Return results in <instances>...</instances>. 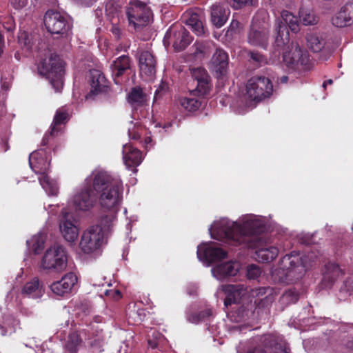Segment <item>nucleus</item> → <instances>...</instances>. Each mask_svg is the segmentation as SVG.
<instances>
[{
    "label": "nucleus",
    "instance_id": "obj_1",
    "mask_svg": "<svg viewBox=\"0 0 353 353\" xmlns=\"http://www.w3.org/2000/svg\"><path fill=\"white\" fill-rule=\"evenodd\" d=\"M264 228V219L246 214L241 218L239 222L221 219L215 221L209 230L212 238L236 245L248 243L250 239L256 240V237L252 236L263 232Z\"/></svg>",
    "mask_w": 353,
    "mask_h": 353
},
{
    "label": "nucleus",
    "instance_id": "obj_2",
    "mask_svg": "<svg viewBox=\"0 0 353 353\" xmlns=\"http://www.w3.org/2000/svg\"><path fill=\"white\" fill-rule=\"evenodd\" d=\"M92 187L103 210H119L123 199V187L120 179L103 170L91 174Z\"/></svg>",
    "mask_w": 353,
    "mask_h": 353
},
{
    "label": "nucleus",
    "instance_id": "obj_3",
    "mask_svg": "<svg viewBox=\"0 0 353 353\" xmlns=\"http://www.w3.org/2000/svg\"><path fill=\"white\" fill-rule=\"evenodd\" d=\"M307 259L296 252L285 255L272 272L274 281L288 283L301 279L307 268Z\"/></svg>",
    "mask_w": 353,
    "mask_h": 353
},
{
    "label": "nucleus",
    "instance_id": "obj_4",
    "mask_svg": "<svg viewBox=\"0 0 353 353\" xmlns=\"http://www.w3.org/2000/svg\"><path fill=\"white\" fill-rule=\"evenodd\" d=\"M29 164L32 170L39 174V181L43 190L49 195H56L58 192V185L54 179L47 175L49 161L43 150L34 151L29 156Z\"/></svg>",
    "mask_w": 353,
    "mask_h": 353
},
{
    "label": "nucleus",
    "instance_id": "obj_5",
    "mask_svg": "<svg viewBox=\"0 0 353 353\" xmlns=\"http://www.w3.org/2000/svg\"><path fill=\"white\" fill-rule=\"evenodd\" d=\"M112 77L115 84L130 88H141L133 86L135 74L131 70V60L128 55H121L116 58L110 65Z\"/></svg>",
    "mask_w": 353,
    "mask_h": 353
},
{
    "label": "nucleus",
    "instance_id": "obj_6",
    "mask_svg": "<svg viewBox=\"0 0 353 353\" xmlns=\"http://www.w3.org/2000/svg\"><path fill=\"white\" fill-rule=\"evenodd\" d=\"M68 256L65 248L61 245L49 248L42 256L39 268L47 272H61L67 267Z\"/></svg>",
    "mask_w": 353,
    "mask_h": 353
},
{
    "label": "nucleus",
    "instance_id": "obj_7",
    "mask_svg": "<svg viewBox=\"0 0 353 353\" xmlns=\"http://www.w3.org/2000/svg\"><path fill=\"white\" fill-rule=\"evenodd\" d=\"M38 71L50 81L52 88H63L64 66L59 58L51 57L42 60L38 65Z\"/></svg>",
    "mask_w": 353,
    "mask_h": 353
},
{
    "label": "nucleus",
    "instance_id": "obj_8",
    "mask_svg": "<svg viewBox=\"0 0 353 353\" xmlns=\"http://www.w3.org/2000/svg\"><path fill=\"white\" fill-rule=\"evenodd\" d=\"M97 201V196L92 187L90 174L85 179L82 186L74 194L72 203L75 210L87 212L95 206Z\"/></svg>",
    "mask_w": 353,
    "mask_h": 353
},
{
    "label": "nucleus",
    "instance_id": "obj_9",
    "mask_svg": "<svg viewBox=\"0 0 353 353\" xmlns=\"http://www.w3.org/2000/svg\"><path fill=\"white\" fill-rule=\"evenodd\" d=\"M270 24L264 18L254 16L247 35L248 43L252 46L265 49L268 46Z\"/></svg>",
    "mask_w": 353,
    "mask_h": 353
},
{
    "label": "nucleus",
    "instance_id": "obj_10",
    "mask_svg": "<svg viewBox=\"0 0 353 353\" xmlns=\"http://www.w3.org/2000/svg\"><path fill=\"white\" fill-rule=\"evenodd\" d=\"M47 30L57 37H66L71 31L72 24L65 15L58 11L48 10L44 16Z\"/></svg>",
    "mask_w": 353,
    "mask_h": 353
},
{
    "label": "nucleus",
    "instance_id": "obj_11",
    "mask_svg": "<svg viewBox=\"0 0 353 353\" xmlns=\"http://www.w3.org/2000/svg\"><path fill=\"white\" fill-rule=\"evenodd\" d=\"M126 14L130 26H132L136 30L148 26L152 16L147 5L138 0L130 2L126 8Z\"/></svg>",
    "mask_w": 353,
    "mask_h": 353
},
{
    "label": "nucleus",
    "instance_id": "obj_12",
    "mask_svg": "<svg viewBox=\"0 0 353 353\" xmlns=\"http://www.w3.org/2000/svg\"><path fill=\"white\" fill-rule=\"evenodd\" d=\"M192 37L189 32L180 23L172 25L166 32L163 42L172 43L176 52L185 50L192 42Z\"/></svg>",
    "mask_w": 353,
    "mask_h": 353
},
{
    "label": "nucleus",
    "instance_id": "obj_13",
    "mask_svg": "<svg viewBox=\"0 0 353 353\" xmlns=\"http://www.w3.org/2000/svg\"><path fill=\"white\" fill-rule=\"evenodd\" d=\"M104 236L99 227H91L85 231L79 243L81 250L91 253L98 250L103 243Z\"/></svg>",
    "mask_w": 353,
    "mask_h": 353
},
{
    "label": "nucleus",
    "instance_id": "obj_14",
    "mask_svg": "<svg viewBox=\"0 0 353 353\" xmlns=\"http://www.w3.org/2000/svg\"><path fill=\"white\" fill-rule=\"evenodd\" d=\"M226 256L227 252L214 243H202L197 248L198 259L207 262L208 265L223 259Z\"/></svg>",
    "mask_w": 353,
    "mask_h": 353
},
{
    "label": "nucleus",
    "instance_id": "obj_15",
    "mask_svg": "<svg viewBox=\"0 0 353 353\" xmlns=\"http://www.w3.org/2000/svg\"><path fill=\"white\" fill-rule=\"evenodd\" d=\"M262 346H258L249 353H289L281 339L274 334H265L261 337Z\"/></svg>",
    "mask_w": 353,
    "mask_h": 353
},
{
    "label": "nucleus",
    "instance_id": "obj_16",
    "mask_svg": "<svg viewBox=\"0 0 353 353\" xmlns=\"http://www.w3.org/2000/svg\"><path fill=\"white\" fill-rule=\"evenodd\" d=\"M307 47L314 52H321L320 59L327 61L332 54L333 50L322 35L310 34L307 35Z\"/></svg>",
    "mask_w": 353,
    "mask_h": 353
},
{
    "label": "nucleus",
    "instance_id": "obj_17",
    "mask_svg": "<svg viewBox=\"0 0 353 353\" xmlns=\"http://www.w3.org/2000/svg\"><path fill=\"white\" fill-rule=\"evenodd\" d=\"M140 75L146 81L153 79L156 73V60L150 51H143L139 57Z\"/></svg>",
    "mask_w": 353,
    "mask_h": 353
},
{
    "label": "nucleus",
    "instance_id": "obj_18",
    "mask_svg": "<svg viewBox=\"0 0 353 353\" xmlns=\"http://www.w3.org/2000/svg\"><path fill=\"white\" fill-rule=\"evenodd\" d=\"M222 290L226 294L224 301L225 307L232 303H239L243 299L246 298L248 294V288L241 284L223 285Z\"/></svg>",
    "mask_w": 353,
    "mask_h": 353
},
{
    "label": "nucleus",
    "instance_id": "obj_19",
    "mask_svg": "<svg viewBox=\"0 0 353 353\" xmlns=\"http://www.w3.org/2000/svg\"><path fill=\"white\" fill-rule=\"evenodd\" d=\"M62 216L59 223L60 232L66 241L73 243L79 236V229L68 212L63 211Z\"/></svg>",
    "mask_w": 353,
    "mask_h": 353
},
{
    "label": "nucleus",
    "instance_id": "obj_20",
    "mask_svg": "<svg viewBox=\"0 0 353 353\" xmlns=\"http://www.w3.org/2000/svg\"><path fill=\"white\" fill-rule=\"evenodd\" d=\"M182 20L197 36L204 34L205 30L203 24V15L200 10H187L183 13Z\"/></svg>",
    "mask_w": 353,
    "mask_h": 353
},
{
    "label": "nucleus",
    "instance_id": "obj_21",
    "mask_svg": "<svg viewBox=\"0 0 353 353\" xmlns=\"http://www.w3.org/2000/svg\"><path fill=\"white\" fill-rule=\"evenodd\" d=\"M332 24L339 28L350 26L353 24V2H347L332 17Z\"/></svg>",
    "mask_w": 353,
    "mask_h": 353
},
{
    "label": "nucleus",
    "instance_id": "obj_22",
    "mask_svg": "<svg viewBox=\"0 0 353 353\" xmlns=\"http://www.w3.org/2000/svg\"><path fill=\"white\" fill-rule=\"evenodd\" d=\"M283 61L287 66L292 69H299V65L305 70H309L311 68L310 59L306 54L302 53L300 50L291 52H285L283 55Z\"/></svg>",
    "mask_w": 353,
    "mask_h": 353
},
{
    "label": "nucleus",
    "instance_id": "obj_23",
    "mask_svg": "<svg viewBox=\"0 0 353 353\" xmlns=\"http://www.w3.org/2000/svg\"><path fill=\"white\" fill-rule=\"evenodd\" d=\"M77 282V276L72 272H69L65 274L60 281L52 283L50 290L57 295L63 296L71 291Z\"/></svg>",
    "mask_w": 353,
    "mask_h": 353
},
{
    "label": "nucleus",
    "instance_id": "obj_24",
    "mask_svg": "<svg viewBox=\"0 0 353 353\" xmlns=\"http://www.w3.org/2000/svg\"><path fill=\"white\" fill-rule=\"evenodd\" d=\"M255 259L263 263L272 261L279 254V249L274 245L259 241L254 246Z\"/></svg>",
    "mask_w": 353,
    "mask_h": 353
},
{
    "label": "nucleus",
    "instance_id": "obj_25",
    "mask_svg": "<svg viewBox=\"0 0 353 353\" xmlns=\"http://www.w3.org/2000/svg\"><path fill=\"white\" fill-rule=\"evenodd\" d=\"M207 94V90H190L188 94L180 99V104L188 111H194L201 105V99Z\"/></svg>",
    "mask_w": 353,
    "mask_h": 353
},
{
    "label": "nucleus",
    "instance_id": "obj_26",
    "mask_svg": "<svg viewBox=\"0 0 353 353\" xmlns=\"http://www.w3.org/2000/svg\"><path fill=\"white\" fill-rule=\"evenodd\" d=\"M240 270V264L236 261H230L219 264L212 269L213 276L218 280L235 276Z\"/></svg>",
    "mask_w": 353,
    "mask_h": 353
},
{
    "label": "nucleus",
    "instance_id": "obj_27",
    "mask_svg": "<svg viewBox=\"0 0 353 353\" xmlns=\"http://www.w3.org/2000/svg\"><path fill=\"white\" fill-rule=\"evenodd\" d=\"M230 10L225 8L222 4L215 3L210 8V20L212 23L217 28H220L226 23Z\"/></svg>",
    "mask_w": 353,
    "mask_h": 353
},
{
    "label": "nucleus",
    "instance_id": "obj_28",
    "mask_svg": "<svg viewBox=\"0 0 353 353\" xmlns=\"http://www.w3.org/2000/svg\"><path fill=\"white\" fill-rule=\"evenodd\" d=\"M212 63L216 73L219 76L224 75L228 66V54L223 49L217 48L212 58Z\"/></svg>",
    "mask_w": 353,
    "mask_h": 353
},
{
    "label": "nucleus",
    "instance_id": "obj_29",
    "mask_svg": "<svg viewBox=\"0 0 353 353\" xmlns=\"http://www.w3.org/2000/svg\"><path fill=\"white\" fill-rule=\"evenodd\" d=\"M273 90H241L242 95V101L248 105H251L252 102H259L263 99L270 97L272 94Z\"/></svg>",
    "mask_w": 353,
    "mask_h": 353
},
{
    "label": "nucleus",
    "instance_id": "obj_30",
    "mask_svg": "<svg viewBox=\"0 0 353 353\" xmlns=\"http://www.w3.org/2000/svg\"><path fill=\"white\" fill-rule=\"evenodd\" d=\"M123 159L127 167L137 166L142 161L141 152L131 145L125 144L123 146Z\"/></svg>",
    "mask_w": 353,
    "mask_h": 353
},
{
    "label": "nucleus",
    "instance_id": "obj_31",
    "mask_svg": "<svg viewBox=\"0 0 353 353\" xmlns=\"http://www.w3.org/2000/svg\"><path fill=\"white\" fill-rule=\"evenodd\" d=\"M21 293L28 298L39 299L43 295L44 289L39 279L34 277L23 285Z\"/></svg>",
    "mask_w": 353,
    "mask_h": 353
},
{
    "label": "nucleus",
    "instance_id": "obj_32",
    "mask_svg": "<svg viewBox=\"0 0 353 353\" xmlns=\"http://www.w3.org/2000/svg\"><path fill=\"white\" fill-rule=\"evenodd\" d=\"M85 332L81 331H72L69 333L65 341L64 347L70 353H76L85 339Z\"/></svg>",
    "mask_w": 353,
    "mask_h": 353
},
{
    "label": "nucleus",
    "instance_id": "obj_33",
    "mask_svg": "<svg viewBox=\"0 0 353 353\" xmlns=\"http://www.w3.org/2000/svg\"><path fill=\"white\" fill-rule=\"evenodd\" d=\"M86 78L91 88H109V81L99 70H90Z\"/></svg>",
    "mask_w": 353,
    "mask_h": 353
},
{
    "label": "nucleus",
    "instance_id": "obj_34",
    "mask_svg": "<svg viewBox=\"0 0 353 353\" xmlns=\"http://www.w3.org/2000/svg\"><path fill=\"white\" fill-rule=\"evenodd\" d=\"M341 274V270L338 265L332 263L325 265L322 279L324 287H330Z\"/></svg>",
    "mask_w": 353,
    "mask_h": 353
},
{
    "label": "nucleus",
    "instance_id": "obj_35",
    "mask_svg": "<svg viewBox=\"0 0 353 353\" xmlns=\"http://www.w3.org/2000/svg\"><path fill=\"white\" fill-rule=\"evenodd\" d=\"M108 212V214L102 215L99 221V224L95 227H99L101 230V233L103 235L111 230L114 222L117 220V214L119 210H103Z\"/></svg>",
    "mask_w": 353,
    "mask_h": 353
},
{
    "label": "nucleus",
    "instance_id": "obj_36",
    "mask_svg": "<svg viewBox=\"0 0 353 353\" xmlns=\"http://www.w3.org/2000/svg\"><path fill=\"white\" fill-rule=\"evenodd\" d=\"M192 78L197 81L196 88H210V77L203 68H194L191 71Z\"/></svg>",
    "mask_w": 353,
    "mask_h": 353
},
{
    "label": "nucleus",
    "instance_id": "obj_37",
    "mask_svg": "<svg viewBox=\"0 0 353 353\" xmlns=\"http://www.w3.org/2000/svg\"><path fill=\"white\" fill-rule=\"evenodd\" d=\"M275 30L276 32L275 45L278 48H282L288 44L290 41L288 28L285 24L276 23Z\"/></svg>",
    "mask_w": 353,
    "mask_h": 353
},
{
    "label": "nucleus",
    "instance_id": "obj_38",
    "mask_svg": "<svg viewBox=\"0 0 353 353\" xmlns=\"http://www.w3.org/2000/svg\"><path fill=\"white\" fill-rule=\"evenodd\" d=\"M245 88H273V85L269 78L259 75L250 78Z\"/></svg>",
    "mask_w": 353,
    "mask_h": 353
},
{
    "label": "nucleus",
    "instance_id": "obj_39",
    "mask_svg": "<svg viewBox=\"0 0 353 353\" xmlns=\"http://www.w3.org/2000/svg\"><path fill=\"white\" fill-rule=\"evenodd\" d=\"M19 325V321L12 315H7L0 325L2 335H10L14 333Z\"/></svg>",
    "mask_w": 353,
    "mask_h": 353
},
{
    "label": "nucleus",
    "instance_id": "obj_40",
    "mask_svg": "<svg viewBox=\"0 0 353 353\" xmlns=\"http://www.w3.org/2000/svg\"><path fill=\"white\" fill-rule=\"evenodd\" d=\"M282 21H279L277 23H281L285 24L286 27L290 28L292 32H296L299 31V24L297 22V18L293 15L291 12L288 10H283L281 12Z\"/></svg>",
    "mask_w": 353,
    "mask_h": 353
},
{
    "label": "nucleus",
    "instance_id": "obj_41",
    "mask_svg": "<svg viewBox=\"0 0 353 353\" xmlns=\"http://www.w3.org/2000/svg\"><path fill=\"white\" fill-rule=\"evenodd\" d=\"M127 99L133 106L141 105L147 101V95L143 92V90H132Z\"/></svg>",
    "mask_w": 353,
    "mask_h": 353
},
{
    "label": "nucleus",
    "instance_id": "obj_42",
    "mask_svg": "<svg viewBox=\"0 0 353 353\" xmlns=\"http://www.w3.org/2000/svg\"><path fill=\"white\" fill-rule=\"evenodd\" d=\"M299 19L305 26L313 25L316 23V18L312 11L301 8L299 12Z\"/></svg>",
    "mask_w": 353,
    "mask_h": 353
},
{
    "label": "nucleus",
    "instance_id": "obj_43",
    "mask_svg": "<svg viewBox=\"0 0 353 353\" xmlns=\"http://www.w3.org/2000/svg\"><path fill=\"white\" fill-rule=\"evenodd\" d=\"M67 114L65 112L58 110L54 117L53 122L50 127V134L54 136L55 134L59 130L57 125L63 123L67 119Z\"/></svg>",
    "mask_w": 353,
    "mask_h": 353
},
{
    "label": "nucleus",
    "instance_id": "obj_44",
    "mask_svg": "<svg viewBox=\"0 0 353 353\" xmlns=\"http://www.w3.org/2000/svg\"><path fill=\"white\" fill-rule=\"evenodd\" d=\"M27 243L32 246L34 252L38 253L41 250L44 245V236L42 234L34 236Z\"/></svg>",
    "mask_w": 353,
    "mask_h": 353
},
{
    "label": "nucleus",
    "instance_id": "obj_45",
    "mask_svg": "<svg viewBox=\"0 0 353 353\" xmlns=\"http://www.w3.org/2000/svg\"><path fill=\"white\" fill-rule=\"evenodd\" d=\"M19 44L27 50H30L33 45L32 35L26 31L21 32L18 36Z\"/></svg>",
    "mask_w": 353,
    "mask_h": 353
},
{
    "label": "nucleus",
    "instance_id": "obj_46",
    "mask_svg": "<svg viewBox=\"0 0 353 353\" xmlns=\"http://www.w3.org/2000/svg\"><path fill=\"white\" fill-rule=\"evenodd\" d=\"M299 299V293L294 290L286 291L281 296V301L283 303H294Z\"/></svg>",
    "mask_w": 353,
    "mask_h": 353
},
{
    "label": "nucleus",
    "instance_id": "obj_47",
    "mask_svg": "<svg viewBox=\"0 0 353 353\" xmlns=\"http://www.w3.org/2000/svg\"><path fill=\"white\" fill-rule=\"evenodd\" d=\"M256 0H232V6L234 9H241L244 7L255 6Z\"/></svg>",
    "mask_w": 353,
    "mask_h": 353
},
{
    "label": "nucleus",
    "instance_id": "obj_48",
    "mask_svg": "<svg viewBox=\"0 0 353 353\" xmlns=\"http://www.w3.org/2000/svg\"><path fill=\"white\" fill-rule=\"evenodd\" d=\"M261 274V270L259 265L252 264L247 268V276L249 279H256Z\"/></svg>",
    "mask_w": 353,
    "mask_h": 353
},
{
    "label": "nucleus",
    "instance_id": "obj_49",
    "mask_svg": "<svg viewBox=\"0 0 353 353\" xmlns=\"http://www.w3.org/2000/svg\"><path fill=\"white\" fill-rule=\"evenodd\" d=\"M120 7L115 6L112 2H108L105 5V12L108 15L112 16V18L119 17Z\"/></svg>",
    "mask_w": 353,
    "mask_h": 353
},
{
    "label": "nucleus",
    "instance_id": "obj_50",
    "mask_svg": "<svg viewBox=\"0 0 353 353\" xmlns=\"http://www.w3.org/2000/svg\"><path fill=\"white\" fill-rule=\"evenodd\" d=\"M144 131L145 130L142 127L134 125L128 130L129 137L133 139H139Z\"/></svg>",
    "mask_w": 353,
    "mask_h": 353
},
{
    "label": "nucleus",
    "instance_id": "obj_51",
    "mask_svg": "<svg viewBox=\"0 0 353 353\" xmlns=\"http://www.w3.org/2000/svg\"><path fill=\"white\" fill-rule=\"evenodd\" d=\"M3 26L5 30L12 32L15 29V22L12 17L8 16L3 19Z\"/></svg>",
    "mask_w": 353,
    "mask_h": 353
},
{
    "label": "nucleus",
    "instance_id": "obj_52",
    "mask_svg": "<svg viewBox=\"0 0 353 353\" xmlns=\"http://www.w3.org/2000/svg\"><path fill=\"white\" fill-rule=\"evenodd\" d=\"M105 90H90L89 93L85 94L84 99L85 101L94 100L99 97L105 94Z\"/></svg>",
    "mask_w": 353,
    "mask_h": 353
},
{
    "label": "nucleus",
    "instance_id": "obj_53",
    "mask_svg": "<svg viewBox=\"0 0 353 353\" xmlns=\"http://www.w3.org/2000/svg\"><path fill=\"white\" fill-rule=\"evenodd\" d=\"M250 59L256 63H260L263 61V56L257 51H250Z\"/></svg>",
    "mask_w": 353,
    "mask_h": 353
},
{
    "label": "nucleus",
    "instance_id": "obj_54",
    "mask_svg": "<svg viewBox=\"0 0 353 353\" xmlns=\"http://www.w3.org/2000/svg\"><path fill=\"white\" fill-rule=\"evenodd\" d=\"M110 32L117 40H120L122 38V30L119 26L113 24L110 28Z\"/></svg>",
    "mask_w": 353,
    "mask_h": 353
},
{
    "label": "nucleus",
    "instance_id": "obj_55",
    "mask_svg": "<svg viewBox=\"0 0 353 353\" xmlns=\"http://www.w3.org/2000/svg\"><path fill=\"white\" fill-rule=\"evenodd\" d=\"M10 2L15 9H21L27 5L28 0H10Z\"/></svg>",
    "mask_w": 353,
    "mask_h": 353
},
{
    "label": "nucleus",
    "instance_id": "obj_56",
    "mask_svg": "<svg viewBox=\"0 0 353 353\" xmlns=\"http://www.w3.org/2000/svg\"><path fill=\"white\" fill-rule=\"evenodd\" d=\"M345 286L347 291H348L350 294L353 292V279L350 281H347L345 283Z\"/></svg>",
    "mask_w": 353,
    "mask_h": 353
},
{
    "label": "nucleus",
    "instance_id": "obj_57",
    "mask_svg": "<svg viewBox=\"0 0 353 353\" xmlns=\"http://www.w3.org/2000/svg\"><path fill=\"white\" fill-rule=\"evenodd\" d=\"M288 76H282L281 77H279L277 79V83L280 84L286 83L288 82Z\"/></svg>",
    "mask_w": 353,
    "mask_h": 353
},
{
    "label": "nucleus",
    "instance_id": "obj_58",
    "mask_svg": "<svg viewBox=\"0 0 353 353\" xmlns=\"http://www.w3.org/2000/svg\"><path fill=\"white\" fill-rule=\"evenodd\" d=\"M239 22L238 21L232 20L230 28L231 30H233V29L237 28L239 27Z\"/></svg>",
    "mask_w": 353,
    "mask_h": 353
},
{
    "label": "nucleus",
    "instance_id": "obj_59",
    "mask_svg": "<svg viewBox=\"0 0 353 353\" xmlns=\"http://www.w3.org/2000/svg\"><path fill=\"white\" fill-rule=\"evenodd\" d=\"M333 83L332 79L325 80L322 83L323 88H326L327 85H331Z\"/></svg>",
    "mask_w": 353,
    "mask_h": 353
},
{
    "label": "nucleus",
    "instance_id": "obj_60",
    "mask_svg": "<svg viewBox=\"0 0 353 353\" xmlns=\"http://www.w3.org/2000/svg\"><path fill=\"white\" fill-rule=\"evenodd\" d=\"M152 142V139L150 136H145V137L144 138V143L145 145V147L148 148L149 146V145Z\"/></svg>",
    "mask_w": 353,
    "mask_h": 353
},
{
    "label": "nucleus",
    "instance_id": "obj_61",
    "mask_svg": "<svg viewBox=\"0 0 353 353\" xmlns=\"http://www.w3.org/2000/svg\"><path fill=\"white\" fill-rule=\"evenodd\" d=\"M251 314V311H250L249 310H246L245 312V314H243L242 316L244 318V317H249L250 314Z\"/></svg>",
    "mask_w": 353,
    "mask_h": 353
},
{
    "label": "nucleus",
    "instance_id": "obj_62",
    "mask_svg": "<svg viewBox=\"0 0 353 353\" xmlns=\"http://www.w3.org/2000/svg\"><path fill=\"white\" fill-rule=\"evenodd\" d=\"M75 91L76 92H73V97H75L76 96L81 94V93H80L81 90H75Z\"/></svg>",
    "mask_w": 353,
    "mask_h": 353
},
{
    "label": "nucleus",
    "instance_id": "obj_63",
    "mask_svg": "<svg viewBox=\"0 0 353 353\" xmlns=\"http://www.w3.org/2000/svg\"><path fill=\"white\" fill-rule=\"evenodd\" d=\"M114 293L115 296H117V297H118V298L120 297L121 295H120V292L119 290H115Z\"/></svg>",
    "mask_w": 353,
    "mask_h": 353
},
{
    "label": "nucleus",
    "instance_id": "obj_64",
    "mask_svg": "<svg viewBox=\"0 0 353 353\" xmlns=\"http://www.w3.org/2000/svg\"><path fill=\"white\" fill-rule=\"evenodd\" d=\"M348 347H349L350 348L353 349V342H350V343H348Z\"/></svg>",
    "mask_w": 353,
    "mask_h": 353
}]
</instances>
